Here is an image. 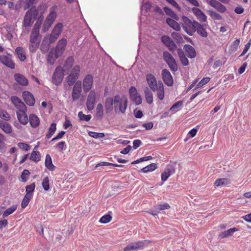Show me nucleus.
Listing matches in <instances>:
<instances>
[{"label": "nucleus", "instance_id": "obj_63", "mask_svg": "<svg viewBox=\"0 0 251 251\" xmlns=\"http://www.w3.org/2000/svg\"><path fill=\"white\" fill-rule=\"evenodd\" d=\"M170 208V205L167 203H164L158 205V209L159 210H162L165 209H168Z\"/></svg>", "mask_w": 251, "mask_h": 251}, {"label": "nucleus", "instance_id": "obj_39", "mask_svg": "<svg viewBox=\"0 0 251 251\" xmlns=\"http://www.w3.org/2000/svg\"><path fill=\"white\" fill-rule=\"evenodd\" d=\"M56 130V124L55 123H52L49 128L48 133L46 135V138L47 139H50L54 134Z\"/></svg>", "mask_w": 251, "mask_h": 251}, {"label": "nucleus", "instance_id": "obj_35", "mask_svg": "<svg viewBox=\"0 0 251 251\" xmlns=\"http://www.w3.org/2000/svg\"><path fill=\"white\" fill-rule=\"evenodd\" d=\"M175 19H172L171 18H168L166 19V23L168 25H169L172 28L178 31L180 29V26L179 24L175 21Z\"/></svg>", "mask_w": 251, "mask_h": 251}, {"label": "nucleus", "instance_id": "obj_45", "mask_svg": "<svg viewBox=\"0 0 251 251\" xmlns=\"http://www.w3.org/2000/svg\"><path fill=\"white\" fill-rule=\"evenodd\" d=\"M35 188V184L34 183H33L29 185H27L25 187V195H28L29 196L32 197Z\"/></svg>", "mask_w": 251, "mask_h": 251}, {"label": "nucleus", "instance_id": "obj_47", "mask_svg": "<svg viewBox=\"0 0 251 251\" xmlns=\"http://www.w3.org/2000/svg\"><path fill=\"white\" fill-rule=\"evenodd\" d=\"M112 217L111 215L108 214L102 216L100 218L99 222L102 224H107L109 223L112 220Z\"/></svg>", "mask_w": 251, "mask_h": 251}, {"label": "nucleus", "instance_id": "obj_3", "mask_svg": "<svg viewBox=\"0 0 251 251\" xmlns=\"http://www.w3.org/2000/svg\"><path fill=\"white\" fill-rule=\"evenodd\" d=\"M57 6L55 4L50 8L49 14L47 16L42 28L44 32H46L50 28L57 17Z\"/></svg>", "mask_w": 251, "mask_h": 251}, {"label": "nucleus", "instance_id": "obj_40", "mask_svg": "<svg viewBox=\"0 0 251 251\" xmlns=\"http://www.w3.org/2000/svg\"><path fill=\"white\" fill-rule=\"evenodd\" d=\"M103 116V107L101 103L98 104L96 109V116L98 119L101 120Z\"/></svg>", "mask_w": 251, "mask_h": 251}, {"label": "nucleus", "instance_id": "obj_4", "mask_svg": "<svg viewBox=\"0 0 251 251\" xmlns=\"http://www.w3.org/2000/svg\"><path fill=\"white\" fill-rule=\"evenodd\" d=\"M182 27L183 30L189 35L192 36L196 32V21H191L187 17L183 16L181 18Z\"/></svg>", "mask_w": 251, "mask_h": 251}, {"label": "nucleus", "instance_id": "obj_30", "mask_svg": "<svg viewBox=\"0 0 251 251\" xmlns=\"http://www.w3.org/2000/svg\"><path fill=\"white\" fill-rule=\"evenodd\" d=\"M151 90L148 87H146L144 90L146 100L149 104L153 102V94Z\"/></svg>", "mask_w": 251, "mask_h": 251}, {"label": "nucleus", "instance_id": "obj_15", "mask_svg": "<svg viewBox=\"0 0 251 251\" xmlns=\"http://www.w3.org/2000/svg\"><path fill=\"white\" fill-rule=\"evenodd\" d=\"M162 79L166 85L172 86L174 84L173 77L170 72L167 69H163L161 72Z\"/></svg>", "mask_w": 251, "mask_h": 251}, {"label": "nucleus", "instance_id": "obj_31", "mask_svg": "<svg viewBox=\"0 0 251 251\" xmlns=\"http://www.w3.org/2000/svg\"><path fill=\"white\" fill-rule=\"evenodd\" d=\"M177 52L182 64L183 66L188 65L189 61L187 58L186 57L183 50L181 49H178L177 50Z\"/></svg>", "mask_w": 251, "mask_h": 251}, {"label": "nucleus", "instance_id": "obj_26", "mask_svg": "<svg viewBox=\"0 0 251 251\" xmlns=\"http://www.w3.org/2000/svg\"><path fill=\"white\" fill-rule=\"evenodd\" d=\"M53 43V42H50V38L48 37H45L40 46L41 52L43 53H45L47 52L50 48V44Z\"/></svg>", "mask_w": 251, "mask_h": 251}, {"label": "nucleus", "instance_id": "obj_64", "mask_svg": "<svg viewBox=\"0 0 251 251\" xmlns=\"http://www.w3.org/2000/svg\"><path fill=\"white\" fill-rule=\"evenodd\" d=\"M161 39V41L166 46L172 40L170 37L167 35L162 36Z\"/></svg>", "mask_w": 251, "mask_h": 251}, {"label": "nucleus", "instance_id": "obj_58", "mask_svg": "<svg viewBox=\"0 0 251 251\" xmlns=\"http://www.w3.org/2000/svg\"><path fill=\"white\" fill-rule=\"evenodd\" d=\"M17 145L20 149L25 151H28L30 149V146L26 143L21 142L18 143Z\"/></svg>", "mask_w": 251, "mask_h": 251}, {"label": "nucleus", "instance_id": "obj_43", "mask_svg": "<svg viewBox=\"0 0 251 251\" xmlns=\"http://www.w3.org/2000/svg\"><path fill=\"white\" fill-rule=\"evenodd\" d=\"M157 167L156 164L151 163L142 168L141 171L144 173L152 172L157 168Z\"/></svg>", "mask_w": 251, "mask_h": 251}, {"label": "nucleus", "instance_id": "obj_22", "mask_svg": "<svg viewBox=\"0 0 251 251\" xmlns=\"http://www.w3.org/2000/svg\"><path fill=\"white\" fill-rule=\"evenodd\" d=\"M208 3L220 13H224L226 11V7L216 0H209Z\"/></svg>", "mask_w": 251, "mask_h": 251}, {"label": "nucleus", "instance_id": "obj_19", "mask_svg": "<svg viewBox=\"0 0 251 251\" xmlns=\"http://www.w3.org/2000/svg\"><path fill=\"white\" fill-rule=\"evenodd\" d=\"M22 96L25 103L29 106H33L35 100L33 95L28 91H25L22 93Z\"/></svg>", "mask_w": 251, "mask_h": 251}, {"label": "nucleus", "instance_id": "obj_9", "mask_svg": "<svg viewBox=\"0 0 251 251\" xmlns=\"http://www.w3.org/2000/svg\"><path fill=\"white\" fill-rule=\"evenodd\" d=\"M63 25L61 23H58L53 28L51 33L48 37L51 42H54L62 32Z\"/></svg>", "mask_w": 251, "mask_h": 251}, {"label": "nucleus", "instance_id": "obj_10", "mask_svg": "<svg viewBox=\"0 0 251 251\" xmlns=\"http://www.w3.org/2000/svg\"><path fill=\"white\" fill-rule=\"evenodd\" d=\"M93 82L94 77L92 75L87 74L84 76L82 81V87L85 93L91 91L93 85Z\"/></svg>", "mask_w": 251, "mask_h": 251}, {"label": "nucleus", "instance_id": "obj_17", "mask_svg": "<svg viewBox=\"0 0 251 251\" xmlns=\"http://www.w3.org/2000/svg\"><path fill=\"white\" fill-rule=\"evenodd\" d=\"M146 79L147 84H148L149 88L152 90H154V88L158 86V82L156 78L152 74H148L146 75Z\"/></svg>", "mask_w": 251, "mask_h": 251}, {"label": "nucleus", "instance_id": "obj_16", "mask_svg": "<svg viewBox=\"0 0 251 251\" xmlns=\"http://www.w3.org/2000/svg\"><path fill=\"white\" fill-rule=\"evenodd\" d=\"M0 61L7 67L14 69L15 68V63L11 59V55H0Z\"/></svg>", "mask_w": 251, "mask_h": 251}, {"label": "nucleus", "instance_id": "obj_50", "mask_svg": "<svg viewBox=\"0 0 251 251\" xmlns=\"http://www.w3.org/2000/svg\"><path fill=\"white\" fill-rule=\"evenodd\" d=\"M78 116L81 121H84L88 122L92 118V116L91 115H85L83 114L82 111H80L78 113Z\"/></svg>", "mask_w": 251, "mask_h": 251}, {"label": "nucleus", "instance_id": "obj_28", "mask_svg": "<svg viewBox=\"0 0 251 251\" xmlns=\"http://www.w3.org/2000/svg\"><path fill=\"white\" fill-rule=\"evenodd\" d=\"M186 55L190 58H193L196 56V52L194 48L191 45L186 44L184 46Z\"/></svg>", "mask_w": 251, "mask_h": 251}, {"label": "nucleus", "instance_id": "obj_14", "mask_svg": "<svg viewBox=\"0 0 251 251\" xmlns=\"http://www.w3.org/2000/svg\"><path fill=\"white\" fill-rule=\"evenodd\" d=\"M96 99V92L94 90H92L88 96L86 101V107L89 111H91L94 109Z\"/></svg>", "mask_w": 251, "mask_h": 251}, {"label": "nucleus", "instance_id": "obj_36", "mask_svg": "<svg viewBox=\"0 0 251 251\" xmlns=\"http://www.w3.org/2000/svg\"><path fill=\"white\" fill-rule=\"evenodd\" d=\"M15 52L21 61H24L26 59V57L23 48L21 47H17L15 49Z\"/></svg>", "mask_w": 251, "mask_h": 251}, {"label": "nucleus", "instance_id": "obj_51", "mask_svg": "<svg viewBox=\"0 0 251 251\" xmlns=\"http://www.w3.org/2000/svg\"><path fill=\"white\" fill-rule=\"evenodd\" d=\"M75 62L74 58L73 56L68 57L65 62V67L68 68H71Z\"/></svg>", "mask_w": 251, "mask_h": 251}, {"label": "nucleus", "instance_id": "obj_5", "mask_svg": "<svg viewBox=\"0 0 251 251\" xmlns=\"http://www.w3.org/2000/svg\"><path fill=\"white\" fill-rule=\"evenodd\" d=\"M80 73V66L76 65L72 69L70 74L66 78V82L69 86L73 85L79 78Z\"/></svg>", "mask_w": 251, "mask_h": 251}, {"label": "nucleus", "instance_id": "obj_62", "mask_svg": "<svg viewBox=\"0 0 251 251\" xmlns=\"http://www.w3.org/2000/svg\"><path fill=\"white\" fill-rule=\"evenodd\" d=\"M66 146V142L64 141L58 142L56 145V148L60 151L65 150V146Z\"/></svg>", "mask_w": 251, "mask_h": 251}, {"label": "nucleus", "instance_id": "obj_37", "mask_svg": "<svg viewBox=\"0 0 251 251\" xmlns=\"http://www.w3.org/2000/svg\"><path fill=\"white\" fill-rule=\"evenodd\" d=\"M197 25L196 28V31L201 37H206L208 35L207 32L206 30L199 23H196Z\"/></svg>", "mask_w": 251, "mask_h": 251}, {"label": "nucleus", "instance_id": "obj_11", "mask_svg": "<svg viewBox=\"0 0 251 251\" xmlns=\"http://www.w3.org/2000/svg\"><path fill=\"white\" fill-rule=\"evenodd\" d=\"M82 93V82L80 80H77L74 84L72 93V99L73 101L78 100Z\"/></svg>", "mask_w": 251, "mask_h": 251}, {"label": "nucleus", "instance_id": "obj_33", "mask_svg": "<svg viewBox=\"0 0 251 251\" xmlns=\"http://www.w3.org/2000/svg\"><path fill=\"white\" fill-rule=\"evenodd\" d=\"M231 183V180L227 178H218L215 180L214 185L217 187L226 186Z\"/></svg>", "mask_w": 251, "mask_h": 251}, {"label": "nucleus", "instance_id": "obj_24", "mask_svg": "<svg viewBox=\"0 0 251 251\" xmlns=\"http://www.w3.org/2000/svg\"><path fill=\"white\" fill-rule=\"evenodd\" d=\"M175 173V170L172 166H167L164 171L161 173V180L164 182L166 181L168 178Z\"/></svg>", "mask_w": 251, "mask_h": 251}, {"label": "nucleus", "instance_id": "obj_48", "mask_svg": "<svg viewBox=\"0 0 251 251\" xmlns=\"http://www.w3.org/2000/svg\"><path fill=\"white\" fill-rule=\"evenodd\" d=\"M207 13L214 20H220L222 19V16L219 13L213 10H208Z\"/></svg>", "mask_w": 251, "mask_h": 251}, {"label": "nucleus", "instance_id": "obj_21", "mask_svg": "<svg viewBox=\"0 0 251 251\" xmlns=\"http://www.w3.org/2000/svg\"><path fill=\"white\" fill-rule=\"evenodd\" d=\"M144 246L142 242L131 243L124 249V251H137L143 249Z\"/></svg>", "mask_w": 251, "mask_h": 251}, {"label": "nucleus", "instance_id": "obj_18", "mask_svg": "<svg viewBox=\"0 0 251 251\" xmlns=\"http://www.w3.org/2000/svg\"><path fill=\"white\" fill-rule=\"evenodd\" d=\"M11 100L15 107L18 109L17 111L25 110L27 107L22 100L17 96H12L11 98Z\"/></svg>", "mask_w": 251, "mask_h": 251}, {"label": "nucleus", "instance_id": "obj_54", "mask_svg": "<svg viewBox=\"0 0 251 251\" xmlns=\"http://www.w3.org/2000/svg\"><path fill=\"white\" fill-rule=\"evenodd\" d=\"M30 175L29 171L27 169H25L23 171L21 176V181L22 182H26L28 179V177Z\"/></svg>", "mask_w": 251, "mask_h": 251}, {"label": "nucleus", "instance_id": "obj_42", "mask_svg": "<svg viewBox=\"0 0 251 251\" xmlns=\"http://www.w3.org/2000/svg\"><path fill=\"white\" fill-rule=\"evenodd\" d=\"M41 154L38 151H32L29 159L35 162H39L41 160Z\"/></svg>", "mask_w": 251, "mask_h": 251}, {"label": "nucleus", "instance_id": "obj_34", "mask_svg": "<svg viewBox=\"0 0 251 251\" xmlns=\"http://www.w3.org/2000/svg\"><path fill=\"white\" fill-rule=\"evenodd\" d=\"M45 165L46 167L50 171H53L55 169V166L52 164L51 158L49 154L46 155Z\"/></svg>", "mask_w": 251, "mask_h": 251}, {"label": "nucleus", "instance_id": "obj_44", "mask_svg": "<svg viewBox=\"0 0 251 251\" xmlns=\"http://www.w3.org/2000/svg\"><path fill=\"white\" fill-rule=\"evenodd\" d=\"M17 205H13L4 211L2 214V217L5 218L8 216L9 215L12 214L17 209Z\"/></svg>", "mask_w": 251, "mask_h": 251}, {"label": "nucleus", "instance_id": "obj_38", "mask_svg": "<svg viewBox=\"0 0 251 251\" xmlns=\"http://www.w3.org/2000/svg\"><path fill=\"white\" fill-rule=\"evenodd\" d=\"M238 231H239L238 228L236 227H233L221 232L219 235L222 238H226L228 236L232 235L234 232Z\"/></svg>", "mask_w": 251, "mask_h": 251}, {"label": "nucleus", "instance_id": "obj_46", "mask_svg": "<svg viewBox=\"0 0 251 251\" xmlns=\"http://www.w3.org/2000/svg\"><path fill=\"white\" fill-rule=\"evenodd\" d=\"M240 41L239 39H236L230 45L229 50L234 52L236 51L239 46Z\"/></svg>", "mask_w": 251, "mask_h": 251}, {"label": "nucleus", "instance_id": "obj_1", "mask_svg": "<svg viewBox=\"0 0 251 251\" xmlns=\"http://www.w3.org/2000/svg\"><path fill=\"white\" fill-rule=\"evenodd\" d=\"M127 99L125 96L117 95L107 97L104 102L105 113L109 114L114 110L116 113L124 114L127 108Z\"/></svg>", "mask_w": 251, "mask_h": 251}, {"label": "nucleus", "instance_id": "obj_32", "mask_svg": "<svg viewBox=\"0 0 251 251\" xmlns=\"http://www.w3.org/2000/svg\"><path fill=\"white\" fill-rule=\"evenodd\" d=\"M0 128L3 132L7 134H10L12 132L11 126L7 122L0 121Z\"/></svg>", "mask_w": 251, "mask_h": 251}, {"label": "nucleus", "instance_id": "obj_27", "mask_svg": "<svg viewBox=\"0 0 251 251\" xmlns=\"http://www.w3.org/2000/svg\"><path fill=\"white\" fill-rule=\"evenodd\" d=\"M14 78L16 82L23 86H27L28 84V80L23 75L20 74H16L14 75Z\"/></svg>", "mask_w": 251, "mask_h": 251}, {"label": "nucleus", "instance_id": "obj_52", "mask_svg": "<svg viewBox=\"0 0 251 251\" xmlns=\"http://www.w3.org/2000/svg\"><path fill=\"white\" fill-rule=\"evenodd\" d=\"M32 197L29 196L28 195H25L22 200L21 206L22 208H25L28 204L30 200Z\"/></svg>", "mask_w": 251, "mask_h": 251}, {"label": "nucleus", "instance_id": "obj_49", "mask_svg": "<svg viewBox=\"0 0 251 251\" xmlns=\"http://www.w3.org/2000/svg\"><path fill=\"white\" fill-rule=\"evenodd\" d=\"M0 118L8 121L10 119V116L6 110L0 109Z\"/></svg>", "mask_w": 251, "mask_h": 251}, {"label": "nucleus", "instance_id": "obj_25", "mask_svg": "<svg viewBox=\"0 0 251 251\" xmlns=\"http://www.w3.org/2000/svg\"><path fill=\"white\" fill-rule=\"evenodd\" d=\"M192 11L200 21L203 22L206 21L207 17L200 9L193 7Z\"/></svg>", "mask_w": 251, "mask_h": 251}, {"label": "nucleus", "instance_id": "obj_6", "mask_svg": "<svg viewBox=\"0 0 251 251\" xmlns=\"http://www.w3.org/2000/svg\"><path fill=\"white\" fill-rule=\"evenodd\" d=\"M41 42L40 34L31 33L29 38L28 48L29 51L35 53L38 50Z\"/></svg>", "mask_w": 251, "mask_h": 251}, {"label": "nucleus", "instance_id": "obj_41", "mask_svg": "<svg viewBox=\"0 0 251 251\" xmlns=\"http://www.w3.org/2000/svg\"><path fill=\"white\" fill-rule=\"evenodd\" d=\"M163 10L167 15L170 16L172 18L176 20V21H178L179 18L171 9L165 6L163 8Z\"/></svg>", "mask_w": 251, "mask_h": 251}, {"label": "nucleus", "instance_id": "obj_57", "mask_svg": "<svg viewBox=\"0 0 251 251\" xmlns=\"http://www.w3.org/2000/svg\"><path fill=\"white\" fill-rule=\"evenodd\" d=\"M172 37L178 43H181L183 41V39L181 36L177 32H173L171 34Z\"/></svg>", "mask_w": 251, "mask_h": 251}, {"label": "nucleus", "instance_id": "obj_7", "mask_svg": "<svg viewBox=\"0 0 251 251\" xmlns=\"http://www.w3.org/2000/svg\"><path fill=\"white\" fill-rule=\"evenodd\" d=\"M64 70L59 66L56 68L52 76V82L56 86L59 85L63 81L64 76Z\"/></svg>", "mask_w": 251, "mask_h": 251}, {"label": "nucleus", "instance_id": "obj_53", "mask_svg": "<svg viewBox=\"0 0 251 251\" xmlns=\"http://www.w3.org/2000/svg\"><path fill=\"white\" fill-rule=\"evenodd\" d=\"M112 166L117 167H123V165H119L117 164H114V163H109V162H101L96 165V168H97L99 166Z\"/></svg>", "mask_w": 251, "mask_h": 251}, {"label": "nucleus", "instance_id": "obj_13", "mask_svg": "<svg viewBox=\"0 0 251 251\" xmlns=\"http://www.w3.org/2000/svg\"><path fill=\"white\" fill-rule=\"evenodd\" d=\"M38 10L35 8H31L28 10L25 14L24 19L23 25L25 27H28L31 25V21L33 14L37 15Z\"/></svg>", "mask_w": 251, "mask_h": 251}, {"label": "nucleus", "instance_id": "obj_59", "mask_svg": "<svg viewBox=\"0 0 251 251\" xmlns=\"http://www.w3.org/2000/svg\"><path fill=\"white\" fill-rule=\"evenodd\" d=\"M182 105V102L181 101H178L174 103L170 108L171 111H177V110Z\"/></svg>", "mask_w": 251, "mask_h": 251}, {"label": "nucleus", "instance_id": "obj_56", "mask_svg": "<svg viewBox=\"0 0 251 251\" xmlns=\"http://www.w3.org/2000/svg\"><path fill=\"white\" fill-rule=\"evenodd\" d=\"M41 25V22L40 21H37L35 24L34 25V27L32 30L31 33L40 34V28Z\"/></svg>", "mask_w": 251, "mask_h": 251}, {"label": "nucleus", "instance_id": "obj_29", "mask_svg": "<svg viewBox=\"0 0 251 251\" xmlns=\"http://www.w3.org/2000/svg\"><path fill=\"white\" fill-rule=\"evenodd\" d=\"M28 121L29 122L30 126L33 128L38 127L40 124L39 118L34 114L29 115Z\"/></svg>", "mask_w": 251, "mask_h": 251}, {"label": "nucleus", "instance_id": "obj_2", "mask_svg": "<svg viewBox=\"0 0 251 251\" xmlns=\"http://www.w3.org/2000/svg\"><path fill=\"white\" fill-rule=\"evenodd\" d=\"M67 43V41L65 38H62L58 41L56 47L52 49L48 55V63L53 64L56 59L63 54Z\"/></svg>", "mask_w": 251, "mask_h": 251}, {"label": "nucleus", "instance_id": "obj_61", "mask_svg": "<svg viewBox=\"0 0 251 251\" xmlns=\"http://www.w3.org/2000/svg\"><path fill=\"white\" fill-rule=\"evenodd\" d=\"M168 49L172 52H173L176 49V45L175 42L171 40V41L166 45Z\"/></svg>", "mask_w": 251, "mask_h": 251}, {"label": "nucleus", "instance_id": "obj_12", "mask_svg": "<svg viewBox=\"0 0 251 251\" xmlns=\"http://www.w3.org/2000/svg\"><path fill=\"white\" fill-rule=\"evenodd\" d=\"M129 94L131 100L136 104L139 105L142 103V99L138 93L137 89L134 86H131L129 89Z\"/></svg>", "mask_w": 251, "mask_h": 251}, {"label": "nucleus", "instance_id": "obj_20", "mask_svg": "<svg viewBox=\"0 0 251 251\" xmlns=\"http://www.w3.org/2000/svg\"><path fill=\"white\" fill-rule=\"evenodd\" d=\"M26 111L27 109L22 111H17L16 112L18 120L19 122L23 125H26L28 122V118L26 114Z\"/></svg>", "mask_w": 251, "mask_h": 251}, {"label": "nucleus", "instance_id": "obj_60", "mask_svg": "<svg viewBox=\"0 0 251 251\" xmlns=\"http://www.w3.org/2000/svg\"><path fill=\"white\" fill-rule=\"evenodd\" d=\"M210 81V77H206L203 78L197 84V88L202 87Z\"/></svg>", "mask_w": 251, "mask_h": 251}, {"label": "nucleus", "instance_id": "obj_8", "mask_svg": "<svg viewBox=\"0 0 251 251\" xmlns=\"http://www.w3.org/2000/svg\"><path fill=\"white\" fill-rule=\"evenodd\" d=\"M163 56L164 61L168 65L170 69L173 72H176L177 70L176 62L172 54L167 51L163 53Z\"/></svg>", "mask_w": 251, "mask_h": 251}, {"label": "nucleus", "instance_id": "obj_55", "mask_svg": "<svg viewBox=\"0 0 251 251\" xmlns=\"http://www.w3.org/2000/svg\"><path fill=\"white\" fill-rule=\"evenodd\" d=\"M50 179L48 176L45 177L42 181V185L45 191H48L50 189Z\"/></svg>", "mask_w": 251, "mask_h": 251}, {"label": "nucleus", "instance_id": "obj_23", "mask_svg": "<svg viewBox=\"0 0 251 251\" xmlns=\"http://www.w3.org/2000/svg\"><path fill=\"white\" fill-rule=\"evenodd\" d=\"M153 92H157V97L158 99L161 100H162L165 97V91H164V86L161 81H159L158 82V86L154 88V90H152Z\"/></svg>", "mask_w": 251, "mask_h": 251}]
</instances>
